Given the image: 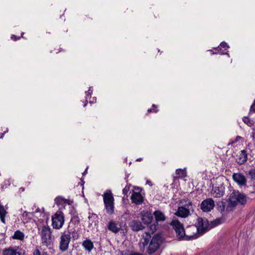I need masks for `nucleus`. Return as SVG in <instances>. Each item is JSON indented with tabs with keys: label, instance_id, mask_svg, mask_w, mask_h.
<instances>
[{
	"label": "nucleus",
	"instance_id": "obj_34",
	"mask_svg": "<svg viewBox=\"0 0 255 255\" xmlns=\"http://www.w3.org/2000/svg\"><path fill=\"white\" fill-rule=\"evenodd\" d=\"M223 220L222 218H217L211 222V225L213 227H216L222 223Z\"/></svg>",
	"mask_w": 255,
	"mask_h": 255
},
{
	"label": "nucleus",
	"instance_id": "obj_38",
	"mask_svg": "<svg viewBox=\"0 0 255 255\" xmlns=\"http://www.w3.org/2000/svg\"><path fill=\"white\" fill-rule=\"evenodd\" d=\"M86 93V98L88 99V98L91 97V95L92 94V91L91 89V88H90L89 90L88 91H86L85 92Z\"/></svg>",
	"mask_w": 255,
	"mask_h": 255
},
{
	"label": "nucleus",
	"instance_id": "obj_44",
	"mask_svg": "<svg viewBox=\"0 0 255 255\" xmlns=\"http://www.w3.org/2000/svg\"><path fill=\"white\" fill-rule=\"evenodd\" d=\"M29 213L27 212H24L22 214V216L24 217V216H27L28 215Z\"/></svg>",
	"mask_w": 255,
	"mask_h": 255
},
{
	"label": "nucleus",
	"instance_id": "obj_12",
	"mask_svg": "<svg viewBox=\"0 0 255 255\" xmlns=\"http://www.w3.org/2000/svg\"><path fill=\"white\" fill-rule=\"evenodd\" d=\"M142 237L143 238L138 243V245L140 251L143 252L145 247L147 246L149 243V241L151 238V236L149 233H144L143 234Z\"/></svg>",
	"mask_w": 255,
	"mask_h": 255
},
{
	"label": "nucleus",
	"instance_id": "obj_3",
	"mask_svg": "<svg viewBox=\"0 0 255 255\" xmlns=\"http://www.w3.org/2000/svg\"><path fill=\"white\" fill-rule=\"evenodd\" d=\"M162 243V238L159 234H155L153 236L149 243L147 252L149 255L155 253L159 248Z\"/></svg>",
	"mask_w": 255,
	"mask_h": 255
},
{
	"label": "nucleus",
	"instance_id": "obj_46",
	"mask_svg": "<svg viewBox=\"0 0 255 255\" xmlns=\"http://www.w3.org/2000/svg\"><path fill=\"white\" fill-rule=\"evenodd\" d=\"M141 160H142V158H139L137 159V160H137V161H141Z\"/></svg>",
	"mask_w": 255,
	"mask_h": 255
},
{
	"label": "nucleus",
	"instance_id": "obj_17",
	"mask_svg": "<svg viewBox=\"0 0 255 255\" xmlns=\"http://www.w3.org/2000/svg\"><path fill=\"white\" fill-rule=\"evenodd\" d=\"M229 46L225 42H222L216 48L217 52H213L212 54H219L221 55L227 54V50Z\"/></svg>",
	"mask_w": 255,
	"mask_h": 255
},
{
	"label": "nucleus",
	"instance_id": "obj_11",
	"mask_svg": "<svg viewBox=\"0 0 255 255\" xmlns=\"http://www.w3.org/2000/svg\"><path fill=\"white\" fill-rule=\"evenodd\" d=\"M197 229H198V234H202L208 227V222L206 220L199 218L196 223Z\"/></svg>",
	"mask_w": 255,
	"mask_h": 255
},
{
	"label": "nucleus",
	"instance_id": "obj_1",
	"mask_svg": "<svg viewBox=\"0 0 255 255\" xmlns=\"http://www.w3.org/2000/svg\"><path fill=\"white\" fill-rule=\"evenodd\" d=\"M39 234L41 236L42 243L43 245L49 247L52 244V231L48 225L41 227Z\"/></svg>",
	"mask_w": 255,
	"mask_h": 255
},
{
	"label": "nucleus",
	"instance_id": "obj_5",
	"mask_svg": "<svg viewBox=\"0 0 255 255\" xmlns=\"http://www.w3.org/2000/svg\"><path fill=\"white\" fill-rule=\"evenodd\" d=\"M170 225L174 229L178 239L181 240H184L185 229L184 228L183 225L176 219L173 220L171 222Z\"/></svg>",
	"mask_w": 255,
	"mask_h": 255
},
{
	"label": "nucleus",
	"instance_id": "obj_39",
	"mask_svg": "<svg viewBox=\"0 0 255 255\" xmlns=\"http://www.w3.org/2000/svg\"><path fill=\"white\" fill-rule=\"evenodd\" d=\"M250 111L255 113V100L253 104L251 107Z\"/></svg>",
	"mask_w": 255,
	"mask_h": 255
},
{
	"label": "nucleus",
	"instance_id": "obj_48",
	"mask_svg": "<svg viewBox=\"0 0 255 255\" xmlns=\"http://www.w3.org/2000/svg\"><path fill=\"white\" fill-rule=\"evenodd\" d=\"M87 169L88 168H87L85 170V171H84V172L83 173V174H85L86 172H87Z\"/></svg>",
	"mask_w": 255,
	"mask_h": 255
},
{
	"label": "nucleus",
	"instance_id": "obj_29",
	"mask_svg": "<svg viewBox=\"0 0 255 255\" xmlns=\"http://www.w3.org/2000/svg\"><path fill=\"white\" fill-rule=\"evenodd\" d=\"M6 211L4 208L3 206L0 205V218L1 221L3 223H5V217L6 214Z\"/></svg>",
	"mask_w": 255,
	"mask_h": 255
},
{
	"label": "nucleus",
	"instance_id": "obj_37",
	"mask_svg": "<svg viewBox=\"0 0 255 255\" xmlns=\"http://www.w3.org/2000/svg\"><path fill=\"white\" fill-rule=\"evenodd\" d=\"M129 190V186H126L123 189V193L124 194L127 195L128 192Z\"/></svg>",
	"mask_w": 255,
	"mask_h": 255
},
{
	"label": "nucleus",
	"instance_id": "obj_15",
	"mask_svg": "<svg viewBox=\"0 0 255 255\" xmlns=\"http://www.w3.org/2000/svg\"><path fill=\"white\" fill-rule=\"evenodd\" d=\"M129 227L134 232H138L144 229V226L142 225V223L136 220L132 221L129 224Z\"/></svg>",
	"mask_w": 255,
	"mask_h": 255
},
{
	"label": "nucleus",
	"instance_id": "obj_24",
	"mask_svg": "<svg viewBox=\"0 0 255 255\" xmlns=\"http://www.w3.org/2000/svg\"><path fill=\"white\" fill-rule=\"evenodd\" d=\"M3 255H21V254L16 249L12 248H9L5 249L3 251Z\"/></svg>",
	"mask_w": 255,
	"mask_h": 255
},
{
	"label": "nucleus",
	"instance_id": "obj_2",
	"mask_svg": "<svg viewBox=\"0 0 255 255\" xmlns=\"http://www.w3.org/2000/svg\"><path fill=\"white\" fill-rule=\"evenodd\" d=\"M229 202L232 206H235L238 204L244 205L247 202V197L244 194L234 190L230 195Z\"/></svg>",
	"mask_w": 255,
	"mask_h": 255
},
{
	"label": "nucleus",
	"instance_id": "obj_10",
	"mask_svg": "<svg viewBox=\"0 0 255 255\" xmlns=\"http://www.w3.org/2000/svg\"><path fill=\"white\" fill-rule=\"evenodd\" d=\"M233 180L241 186H245L247 184V179L245 176L241 173H235L233 174Z\"/></svg>",
	"mask_w": 255,
	"mask_h": 255
},
{
	"label": "nucleus",
	"instance_id": "obj_36",
	"mask_svg": "<svg viewBox=\"0 0 255 255\" xmlns=\"http://www.w3.org/2000/svg\"><path fill=\"white\" fill-rule=\"evenodd\" d=\"M157 111H158V110L157 109V106L155 105H153L152 106V108L147 110V112L148 113H150V112L156 113Z\"/></svg>",
	"mask_w": 255,
	"mask_h": 255
},
{
	"label": "nucleus",
	"instance_id": "obj_14",
	"mask_svg": "<svg viewBox=\"0 0 255 255\" xmlns=\"http://www.w3.org/2000/svg\"><path fill=\"white\" fill-rule=\"evenodd\" d=\"M175 214L178 217L185 218L191 215V212L189 211V209L179 206Z\"/></svg>",
	"mask_w": 255,
	"mask_h": 255
},
{
	"label": "nucleus",
	"instance_id": "obj_19",
	"mask_svg": "<svg viewBox=\"0 0 255 255\" xmlns=\"http://www.w3.org/2000/svg\"><path fill=\"white\" fill-rule=\"evenodd\" d=\"M247 160V153L245 150H243L239 154L238 157L237 158V161L239 164H244Z\"/></svg>",
	"mask_w": 255,
	"mask_h": 255
},
{
	"label": "nucleus",
	"instance_id": "obj_18",
	"mask_svg": "<svg viewBox=\"0 0 255 255\" xmlns=\"http://www.w3.org/2000/svg\"><path fill=\"white\" fill-rule=\"evenodd\" d=\"M82 246L84 249L88 252H91L94 248V244L93 242L90 239H86L82 243Z\"/></svg>",
	"mask_w": 255,
	"mask_h": 255
},
{
	"label": "nucleus",
	"instance_id": "obj_23",
	"mask_svg": "<svg viewBox=\"0 0 255 255\" xmlns=\"http://www.w3.org/2000/svg\"><path fill=\"white\" fill-rule=\"evenodd\" d=\"M153 214L154 216L157 223L158 222L164 221L166 219L164 214L160 211L156 210L154 212Z\"/></svg>",
	"mask_w": 255,
	"mask_h": 255
},
{
	"label": "nucleus",
	"instance_id": "obj_32",
	"mask_svg": "<svg viewBox=\"0 0 255 255\" xmlns=\"http://www.w3.org/2000/svg\"><path fill=\"white\" fill-rule=\"evenodd\" d=\"M89 219L90 220V222L91 221V223H90V224L91 225H93L94 223V224H96V222H97L98 217L97 215L95 214H93L89 216Z\"/></svg>",
	"mask_w": 255,
	"mask_h": 255
},
{
	"label": "nucleus",
	"instance_id": "obj_25",
	"mask_svg": "<svg viewBox=\"0 0 255 255\" xmlns=\"http://www.w3.org/2000/svg\"><path fill=\"white\" fill-rule=\"evenodd\" d=\"M55 204L59 206H63L67 203L68 200L66 199L63 198L61 196L56 197L55 200Z\"/></svg>",
	"mask_w": 255,
	"mask_h": 255
},
{
	"label": "nucleus",
	"instance_id": "obj_35",
	"mask_svg": "<svg viewBox=\"0 0 255 255\" xmlns=\"http://www.w3.org/2000/svg\"><path fill=\"white\" fill-rule=\"evenodd\" d=\"M33 255H48V254L45 252L41 253L37 248H36V250L33 252Z\"/></svg>",
	"mask_w": 255,
	"mask_h": 255
},
{
	"label": "nucleus",
	"instance_id": "obj_7",
	"mask_svg": "<svg viewBox=\"0 0 255 255\" xmlns=\"http://www.w3.org/2000/svg\"><path fill=\"white\" fill-rule=\"evenodd\" d=\"M71 241L70 234H62L60 237L59 249L62 252L66 251L69 248V245Z\"/></svg>",
	"mask_w": 255,
	"mask_h": 255
},
{
	"label": "nucleus",
	"instance_id": "obj_22",
	"mask_svg": "<svg viewBox=\"0 0 255 255\" xmlns=\"http://www.w3.org/2000/svg\"><path fill=\"white\" fill-rule=\"evenodd\" d=\"M108 229L114 233H117L120 231L121 228L118 226L116 222L110 221L108 225Z\"/></svg>",
	"mask_w": 255,
	"mask_h": 255
},
{
	"label": "nucleus",
	"instance_id": "obj_20",
	"mask_svg": "<svg viewBox=\"0 0 255 255\" xmlns=\"http://www.w3.org/2000/svg\"><path fill=\"white\" fill-rule=\"evenodd\" d=\"M103 200L104 203L114 202V198L111 190L107 191L104 193Z\"/></svg>",
	"mask_w": 255,
	"mask_h": 255
},
{
	"label": "nucleus",
	"instance_id": "obj_6",
	"mask_svg": "<svg viewBox=\"0 0 255 255\" xmlns=\"http://www.w3.org/2000/svg\"><path fill=\"white\" fill-rule=\"evenodd\" d=\"M185 241H190L195 239L197 238V234L198 233V229L195 225L188 226L184 229Z\"/></svg>",
	"mask_w": 255,
	"mask_h": 255
},
{
	"label": "nucleus",
	"instance_id": "obj_8",
	"mask_svg": "<svg viewBox=\"0 0 255 255\" xmlns=\"http://www.w3.org/2000/svg\"><path fill=\"white\" fill-rule=\"evenodd\" d=\"M215 207V202L212 198L204 200L200 205L201 209L205 212L211 211Z\"/></svg>",
	"mask_w": 255,
	"mask_h": 255
},
{
	"label": "nucleus",
	"instance_id": "obj_21",
	"mask_svg": "<svg viewBox=\"0 0 255 255\" xmlns=\"http://www.w3.org/2000/svg\"><path fill=\"white\" fill-rule=\"evenodd\" d=\"M152 215L148 213H142L141 215V220L144 224H150L152 221Z\"/></svg>",
	"mask_w": 255,
	"mask_h": 255
},
{
	"label": "nucleus",
	"instance_id": "obj_13",
	"mask_svg": "<svg viewBox=\"0 0 255 255\" xmlns=\"http://www.w3.org/2000/svg\"><path fill=\"white\" fill-rule=\"evenodd\" d=\"M143 196L139 192H133L131 196L132 203L136 205H141L143 202Z\"/></svg>",
	"mask_w": 255,
	"mask_h": 255
},
{
	"label": "nucleus",
	"instance_id": "obj_27",
	"mask_svg": "<svg viewBox=\"0 0 255 255\" xmlns=\"http://www.w3.org/2000/svg\"><path fill=\"white\" fill-rule=\"evenodd\" d=\"M106 211L109 214H112L114 212V202L104 203Z\"/></svg>",
	"mask_w": 255,
	"mask_h": 255
},
{
	"label": "nucleus",
	"instance_id": "obj_16",
	"mask_svg": "<svg viewBox=\"0 0 255 255\" xmlns=\"http://www.w3.org/2000/svg\"><path fill=\"white\" fill-rule=\"evenodd\" d=\"M180 206L184 207L186 209H189L191 212H194L192 202L188 199H183L181 200L179 202Z\"/></svg>",
	"mask_w": 255,
	"mask_h": 255
},
{
	"label": "nucleus",
	"instance_id": "obj_28",
	"mask_svg": "<svg viewBox=\"0 0 255 255\" xmlns=\"http://www.w3.org/2000/svg\"><path fill=\"white\" fill-rule=\"evenodd\" d=\"M225 207H226V203L222 201H219L217 203V210L221 213H222L224 212Z\"/></svg>",
	"mask_w": 255,
	"mask_h": 255
},
{
	"label": "nucleus",
	"instance_id": "obj_40",
	"mask_svg": "<svg viewBox=\"0 0 255 255\" xmlns=\"http://www.w3.org/2000/svg\"><path fill=\"white\" fill-rule=\"evenodd\" d=\"M253 188L254 190L250 192L251 194H254L255 196V182L253 184Z\"/></svg>",
	"mask_w": 255,
	"mask_h": 255
},
{
	"label": "nucleus",
	"instance_id": "obj_31",
	"mask_svg": "<svg viewBox=\"0 0 255 255\" xmlns=\"http://www.w3.org/2000/svg\"><path fill=\"white\" fill-rule=\"evenodd\" d=\"M157 226L158 223L156 222L150 225L149 227V231L147 233H149L151 236V234H153L156 231Z\"/></svg>",
	"mask_w": 255,
	"mask_h": 255
},
{
	"label": "nucleus",
	"instance_id": "obj_43",
	"mask_svg": "<svg viewBox=\"0 0 255 255\" xmlns=\"http://www.w3.org/2000/svg\"><path fill=\"white\" fill-rule=\"evenodd\" d=\"M146 184H148L150 186H152V184L151 182L149 180L146 181Z\"/></svg>",
	"mask_w": 255,
	"mask_h": 255
},
{
	"label": "nucleus",
	"instance_id": "obj_47",
	"mask_svg": "<svg viewBox=\"0 0 255 255\" xmlns=\"http://www.w3.org/2000/svg\"><path fill=\"white\" fill-rule=\"evenodd\" d=\"M5 132H4L3 133H1V138H2L3 135H4V134Z\"/></svg>",
	"mask_w": 255,
	"mask_h": 255
},
{
	"label": "nucleus",
	"instance_id": "obj_41",
	"mask_svg": "<svg viewBox=\"0 0 255 255\" xmlns=\"http://www.w3.org/2000/svg\"><path fill=\"white\" fill-rule=\"evenodd\" d=\"M11 38H12V39H13L14 40H15H15H18V39H19L20 37H16L15 35H12V36H11Z\"/></svg>",
	"mask_w": 255,
	"mask_h": 255
},
{
	"label": "nucleus",
	"instance_id": "obj_42",
	"mask_svg": "<svg viewBox=\"0 0 255 255\" xmlns=\"http://www.w3.org/2000/svg\"><path fill=\"white\" fill-rule=\"evenodd\" d=\"M241 138H242V137H241L240 136H237L236 137L235 142L238 141Z\"/></svg>",
	"mask_w": 255,
	"mask_h": 255
},
{
	"label": "nucleus",
	"instance_id": "obj_9",
	"mask_svg": "<svg viewBox=\"0 0 255 255\" xmlns=\"http://www.w3.org/2000/svg\"><path fill=\"white\" fill-rule=\"evenodd\" d=\"M225 189L224 184L221 183L213 187L211 194L215 198H220L224 196Z\"/></svg>",
	"mask_w": 255,
	"mask_h": 255
},
{
	"label": "nucleus",
	"instance_id": "obj_30",
	"mask_svg": "<svg viewBox=\"0 0 255 255\" xmlns=\"http://www.w3.org/2000/svg\"><path fill=\"white\" fill-rule=\"evenodd\" d=\"M176 177L183 178L186 176V172L185 170L182 169H177L175 172Z\"/></svg>",
	"mask_w": 255,
	"mask_h": 255
},
{
	"label": "nucleus",
	"instance_id": "obj_4",
	"mask_svg": "<svg viewBox=\"0 0 255 255\" xmlns=\"http://www.w3.org/2000/svg\"><path fill=\"white\" fill-rule=\"evenodd\" d=\"M51 220L52 226L54 229H61L63 227L65 221L63 213L59 210L57 211L52 216Z\"/></svg>",
	"mask_w": 255,
	"mask_h": 255
},
{
	"label": "nucleus",
	"instance_id": "obj_45",
	"mask_svg": "<svg viewBox=\"0 0 255 255\" xmlns=\"http://www.w3.org/2000/svg\"><path fill=\"white\" fill-rule=\"evenodd\" d=\"M87 103H88V101H87V99H86V102H85V104L84 105V107H86V105H87Z\"/></svg>",
	"mask_w": 255,
	"mask_h": 255
},
{
	"label": "nucleus",
	"instance_id": "obj_26",
	"mask_svg": "<svg viewBox=\"0 0 255 255\" xmlns=\"http://www.w3.org/2000/svg\"><path fill=\"white\" fill-rule=\"evenodd\" d=\"M12 238L13 239L22 241L24 238V234L23 232L19 230H17L14 232V235L12 236Z\"/></svg>",
	"mask_w": 255,
	"mask_h": 255
},
{
	"label": "nucleus",
	"instance_id": "obj_33",
	"mask_svg": "<svg viewBox=\"0 0 255 255\" xmlns=\"http://www.w3.org/2000/svg\"><path fill=\"white\" fill-rule=\"evenodd\" d=\"M243 122L247 124L249 127H252L253 126L254 122L253 120H251L250 118L245 117L243 119Z\"/></svg>",
	"mask_w": 255,
	"mask_h": 255
}]
</instances>
